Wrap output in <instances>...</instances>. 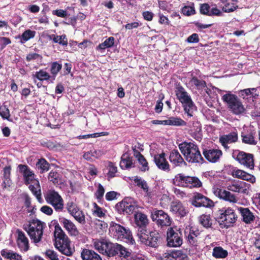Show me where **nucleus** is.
<instances>
[{
	"label": "nucleus",
	"mask_w": 260,
	"mask_h": 260,
	"mask_svg": "<svg viewBox=\"0 0 260 260\" xmlns=\"http://www.w3.org/2000/svg\"><path fill=\"white\" fill-rule=\"evenodd\" d=\"M191 204L196 207L211 208L214 206V203L212 200L199 192L194 193Z\"/></svg>",
	"instance_id": "13"
},
{
	"label": "nucleus",
	"mask_w": 260,
	"mask_h": 260,
	"mask_svg": "<svg viewBox=\"0 0 260 260\" xmlns=\"http://www.w3.org/2000/svg\"><path fill=\"white\" fill-rule=\"evenodd\" d=\"M45 223L38 219H34L29 221V223L23 225V229L27 233L28 235L33 242L35 243H39L42 239Z\"/></svg>",
	"instance_id": "4"
},
{
	"label": "nucleus",
	"mask_w": 260,
	"mask_h": 260,
	"mask_svg": "<svg viewBox=\"0 0 260 260\" xmlns=\"http://www.w3.org/2000/svg\"><path fill=\"white\" fill-rule=\"evenodd\" d=\"M75 219L81 224H84L86 223L85 216L82 210L78 208L75 211L70 214Z\"/></svg>",
	"instance_id": "46"
},
{
	"label": "nucleus",
	"mask_w": 260,
	"mask_h": 260,
	"mask_svg": "<svg viewBox=\"0 0 260 260\" xmlns=\"http://www.w3.org/2000/svg\"><path fill=\"white\" fill-rule=\"evenodd\" d=\"M178 147L188 162L202 164L205 161L197 144L191 142H183L179 144Z\"/></svg>",
	"instance_id": "1"
},
{
	"label": "nucleus",
	"mask_w": 260,
	"mask_h": 260,
	"mask_svg": "<svg viewBox=\"0 0 260 260\" xmlns=\"http://www.w3.org/2000/svg\"><path fill=\"white\" fill-rule=\"evenodd\" d=\"M58 220L69 235L76 236L79 234V232L76 225L71 220L59 216Z\"/></svg>",
	"instance_id": "20"
},
{
	"label": "nucleus",
	"mask_w": 260,
	"mask_h": 260,
	"mask_svg": "<svg viewBox=\"0 0 260 260\" xmlns=\"http://www.w3.org/2000/svg\"><path fill=\"white\" fill-rule=\"evenodd\" d=\"M189 134L197 141H201L202 139L201 124L198 121L194 122L189 130Z\"/></svg>",
	"instance_id": "28"
},
{
	"label": "nucleus",
	"mask_w": 260,
	"mask_h": 260,
	"mask_svg": "<svg viewBox=\"0 0 260 260\" xmlns=\"http://www.w3.org/2000/svg\"><path fill=\"white\" fill-rule=\"evenodd\" d=\"M115 39L113 37H110L107 39L103 43L100 44L96 48L97 50H104L106 48H111L114 44Z\"/></svg>",
	"instance_id": "45"
},
{
	"label": "nucleus",
	"mask_w": 260,
	"mask_h": 260,
	"mask_svg": "<svg viewBox=\"0 0 260 260\" xmlns=\"http://www.w3.org/2000/svg\"><path fill=\"white\" fill-rule=\"evenodd\" d=\"M203 154L208 161L214 163L218 161L222 155V152L218 149L204 148L203 150Z\"/></svg>",
	"instance_id": "18"
},
{
	"label": "nucleus",
	"mask_w": 260,
	"mask_h": 260,
	"mask_svg": "<svg viewBox=\"0 0 260 260\" xmlns=\"http://www.w3.org/2000/svg\"><path fill=\"white\" fill-rule=\"evenodd\" d=\"M45 255L49 260H59L57 253L54 250H47L45 252Z\"/></svg>",
	"instance_id": "64"
},
{
	"label": "nucleus",
	"mask_w": 260,
	"mask_h": 260,
	"mask_svg": "<svg viewBox=\"0 0 260 260\" xmlns=\"http://www.w3.org/2000/svg\"><path fill=\"white\" fill-rule=\"evenodd\" d=\"M238 136L237 132H232L227 135H224L219 138V142L225 149L229 148L228 144L229 143H235L238 141Z\"/></svg>",
	"instance_id": "23"
},
{
	"label": "nucleus",
	"mask_w": 260,
	"mask_h": 260,
	"mask_svg": "<svg viewBox=\"0 0 260 260\" xmlns=\"http://www.w3.org/2000/svg\"><path fill=\"white\" fill-rule=\"evenodd\" d=\"M117 254L121 257L126 258L130 256L131 250H129L128 249L120 244L119 249L117 251Z\"/></svg>",
	"instance_id": "55"
},
{
	"label": "nucleus",
	"mask_w": 260,
	"mask_h": 260,
	"mask_svg": "<svg viewBox=\"0 0 260 260\" xmlns=\"http://www.w3.org/2000/svg\"><path fill=\"white\" fill-rule=\"evenodd\" d=\"M105 193V189L103 186L99 183L98 185V189L95 193V196L99 202H101L103 200V196Z\"/></svg>",
	"instance_id": "59"
},
{
	"label": "nucleus",
	"mask_w": 260,
	"mask_h": 260,
	"mask_svg": "<svg viewBox=\"0 0 260 260\" xmlns=\"http://www.w3.org/2000/svg\"><path fill=\"white\" fill-rule=\"evenodd\" d=\"M11 167L10 166H6L4 168V178L3 184L4 185V187L10 186L11 184Z\"/></svg>",
	"instance_id": "47"
},
{
	"label": "nucleus",
	"mask_w": 260,
	"mask_h": 260,
	"mask_svg": "<svg viewBox=\"0 0 260 260\" xmlns=\"http://www.w3.org/2000/svg\"><path fill=\"white\" fill-rule=\"evenodd\" d=\"M103 153L101 150H90L85 152L83 155V158L88 161H91L93 158H99L102 156Z\"/></svg>",
	"instance_id": "41"
},
{
	"label": "nucleus",
	"mask_w": 260,
	"mask_h": 260,
	"mask_svg": "<svg viewBox=\"0 0 260 260\" xmlns=\"http://www.w3.org/2000/svg\"><path fill=\"white\" fill-rule=\"evenodd\" d=\"M1 255L6 258L10 260H22V256L18 253L8 250L7 249H3L1 251Z\"/></svg>",
	"instance_id": "40"
},
{
	"label": "nucleus",
	"mask_w": 260,
	"mask_h": 260,
	"mask_svg": "<svg viewBox=\"0 0 260 260\" xmlns=\"http://www.w3.org/2000/svg\"><path fill=\"white\" fill-rule=\"evenodd\" d=\"M166 240L168 247H180L183 243L182 230L176 226L169 228L167 231Z\"/></svg>",
	"instance_id": "8"
},
{
	"label": "nucleus",
	"mask_w": 260,
	"mask_h": 260,
	"mask_svg": "<svg viewBox=\"0 0 260 260\" xmlns=\"http://www.w3.org/2000/svg\"><path fill=\"white\" fill-rule=\"evenodd\" d=\"M210 6L207 3H204L200 5V12L201 14L208 16L210 15Z\"/></svg>",
	"instance_id": "61"
},
{
	"label": "nucleus",
	"mask_w": 260,
	"mask_h": 260,
	"mask_svg": "<svg viewBox=\"0 0 260 260\" xmlns=\"http://www.w3.org/2000/svg\"><path fill=\"white\" fill-rule=\"evenodd\" d=\"M36 34V32L35 30L28 29L25 30L22 34L21 36H18L17 37H16V38H19L20 39V43L21 44H23L30 39L34 38Z\"/></svg>",
	"instance_id": "35"
},
{
	"label": "nucleus",
	"mask_w": 260,
	"mask_h": 260,
	"mask_svg": "<svg viewBox=\"0 0 260 260\" xmlns=\"http://www.w3.org/2000/svg\"><path fill=\"white\" fill-rule=\"evenodd\" d=\"M32 76L34 78H36L41 81L48 80L51 77L50 75L43 70L36 72Z\"/></svg>",
	"instance_id": "50"
},
{
	"label": "nucleus",
	"mask_w": 260,
	"mask_h": 260,
	"mask_svg": "<svg viewBox=\"0 0 260 260\" xmlns=\"http://www.w3.org/2000/svg\"><path fill=\"white\" fill-rule=\"evenodd\" d=\"M93 208L94 209L92 210L93 215L99 218L104 217L106 216L103 209L98 206L96 203H93Z\"/></svg>",
	"instance_id": "53"
},
{
	"label": "nucleus",
	"mask_w": 260,
	"mask_h": 260,
	"mask_svg": "<svg viewBox=\"0 0 260 260\" xmlns=\"http://www.w3.org/2000/svg\"><path fill=\"white\" fill-rule=\"evenodd\" d=\"M36 166L37 169L41 174L47 172L50 169L49 163L44 158L39 159Z\"/></svg>",
	"instance_id": "37"
},
{
	"label": "nucleus",
	"mask_w": 260,
	"mask_h": 260,
	"mask_svg": "<svg viewBox=\"0 0 260 260\" xmlns=\"http://www.w3.org/2000/svg\"><path fill=\"white\" fill-rule=\"evenodd\" d=\"M54 228L55 247L62 254L67 256L72 255L74 249L71 247L69 238L58 224L55 225Z\"/></svg>",
	"instance_id": "2"
},
{
	"label": "nucleus",
	"mask_w": 260,
	"mask_h": 260,
	"mask_svg": "<svg viewBox=\"0 0 260 260\" xmlns=\"http://www.w3.org/2000/svg\"><path fill=\"white\" fill-rule=\"evenodd\" d=\"M120 244L116 243L113 244L111 242H108V247L107 246V249L105 255L109 257L114 256L117 255V251L119 249Z\"/></svg>",
	"instance_id": "44"
},
{
	"label": "nucleus",
	"mask_w": 260,
	"mask_h": 260,
	"mask_svg": "<svg viewBox=\"0 0 260 260\" xmlns=\"http://www.w3.org/2000/svg\"><path fill=\"white\" fill-rule=\"evenodd\" d=\"M137 235L141 242L146 246L156 248L161 243V238L156 231H149L147 229H142L138 231Z\"/></svg>",
	"instance_id": "5"
},
{
	"label": "nucleus",
	"mask_w": 260,
	"mask_h": 260,
	"mask_svg": "<svg viewBox=\"0 0 260 260\" xmlns=\"http://www.w3.org/2000/svg\"><path fill=\"white\" fill-rule=\"evenodd\" d=\"M228 255V251L221 246H216L213 249L212 256L215 258H224Z\"/></svg>",
	"instance_id": "39"
},
{
	"label": "nucleus",
	"mask_w": 260,
	"mask_h": 260,
	"mask_svg": "<svg viewBox=\"0 0 260 260\" xmlns=\"http://www.w3.org/2000/svg\"><path fill=\"white\" fill-rule=\"evenodd\" d=\"M233 157L241 165L250 169L254 168V156L252 154L236 150L233 153Z\"/></svg>",
	"instance_id": "12"
},
{
	"label": "nucleus",
	"mask_w": 260,
	"mask_h": 260,
	"mask_svg": "<svg viewBox=\"0 0 260 260\" xmlns=\"http://www.w3.org/2000/svg\"><path fill=\"white\" fill-rule=\"evenodd\" d=\"M191 83L197 88H203L207 86L206 82L202 80H199L197 77L193 76L190 80Z\"/></svg>",
	"instance_id": "52"
},
{
	"label": "nucleus",
	"mask_w": 260,
	"mask_h": 260,
	"mask_svg": "<svg viewBox=\"0 0 260 260\" xmlns=\"http://www.w3.org/2000/svg\"><path fill=\"white\" fill-rule=\"evenodd\" d=\"M170 211L180 217H184L188 213V210L179 200H175L171 202Z\"/></svg>",
	"instance_id": "17"
},
{
	"label": "nucleus",
	"mask_w": 260,
	"mask_h": 260,
	"mask_svg": "<svg viewBox=\"0 0 260 260\" xmlns=\"http://www.w3.org/2000/svg\"><path fill=\"white\" fill-rule=\"evenodd\" d=\"M221 99L233 114L239 115L245 112L246 109L242 102L236 94L228 93L223 95Z\"/></svg>",
	"instance_id": "7"
},
{
	"label": "nucleus",
	"mask_w": 260,
	"mask_h": 260,
	"mask_svg": "<svg viewBox=\"0 0 260 260\" xmlns=\"http://www.w3.org/2000/svg\"><path fill=\"white\" fill-rule=\"evenodd\" d=\"M151 218L160 228L169 226L172 223V219L167 213L156 208L151 211Z\"/></svg>",
	"instance_id": "11"
},
{
	"label": "nucleus",
	"mask_w": 260,
	"mask_h": 260,
	"mask_svg": "<svg viewBox=\"0 0 260 260\" xmlns=\"http://www.w3.org/2000/svg\"><path fill=\"white\" fill-rule=\"evenodd\" d=\"M49 40H52L54 43H57L63 46L68 45V38L66 35L58 36L54 34L49 35L48 37Z\"/></svg>",
	"instance_id": "34"
},
{
	"label": "nucleus",
	"mask_w": 260,
	"mask_h": 260,
	"mask_svg": "<svg viewBox=\"0 0 260 260\" xmlns=\"http://www.w3.org/2000/svg\"><path fill=\"white\" fill-rule=\"evenodd\" d=\"M173 185L189 188H199L202 186V183L196 176L186 175L184 173L176 174L172 180Z\"/></svg>",
	"instance_id": "6"
},
{
	"label": "nucleus",
	"mask_w": 260,
	"mask_h": 260,
	"mask_svg": "<svg viewBox=\"0 0 260 260\" xmlns=\"http://www.w3.org/2000/svg\"><path fill=\"white\" fill-rule=\"evenodd\" d=\"M135 223L139 226L138 231L142 229H147L146 226L148 224L147 216L141 212H135L134 214Z\"/></svg>",
	"instance_id": "25"
},
{
	"label": "nucleus",
	"mask_w": 260,
	"mask_h": 260,
	"mask_svg": "<svg viewBox=\"0 0 260 260\" xmlns=\"http://www.w3.org/2000/svg\"><path fill=\"white\" fill-rule=\"evenodd\" d=\"M18 238L17 243L21 251L26 252L29 249V242L25 234L21 230H17Z\"/></svg>",
	"instance_id": "24"
},
{
	"label": "nucleus",
	"mask_w": 260,
	"mask_h": 260,
	"mask_svg": "<svg viewBox=\"0 0 260 260\" xmlns=\"http://www.w3.org/2000/svg\"><path fill=\"white\" fill-rule=\"evenodd\" d=\"M184 111L189 117H192L194 110H196V106L193 103L191 99L182 104Z\"/></svg>",
	"instance_id": "38"
},
{
	"label": "nucleus",
	"mask_w": 260,
	"mask_h": 260,
	"mask_svg": "<svg viewBox=\"0 0 260 260\" xmlns=\"http://www.w3.org/2000/svg\"><path fill=\"white\" fill-rule=\"evenodd\" d=\"M182 13L183 15L186 16H190L196 13L195 9L193 7L186 6L182 9Z\"/></svg>",
	"instance_id": "63"
},
{
	"label": "nucleus",
	"mask_w": 260,
	"mask_h": 260,
	"mask_svg": "<svg viewBox=\"0 0 260 260\" xmlns=\"http://www.w3.org/2000/svg\"><path fill=\"white\" fill-rule=\"evenodd\" d=\"M241 216L242 221L246 224H250L255 220L253 213L248 208L239 207L238 209Z\"/></svg>",
	"instance_id": "26"
},
{
	"label": "nucleus",
	"mask_w": 260,
	"mask_h": 260,
	"mask_svg": "<svg viewBox=\"0 0 260 260\" xmlns=\"http://www.w3.org/2000/svg\"><path fill=\"white\" fill-rule=\"evenodd\" d=\"M214 194L219 198L225 201L233 203L237 202L236 196L229 191L217 188L215 190Z\"/></svg>",
	"instance_id": "22"
},
{
	"label": "nucleus",
	"mask_w": 260,
	"mask_h": 260,
	"mask_svg": "<svg viewBox=\"0 0 260 260\" xmlns=\"http://www.w3.org/2000/svg\"><path fill=\"white\" fill-rule=\"evenodd\" d=\"M242 141L243 143L255 145L257 144V141L255 140L254 137L252 134L250 133L246 135L242 134Z\"/></svg>",
	"instance_id": "48"
},
{
	"label": "nucleus",
	"mask_w": 260,
	"mask_h": 260,
	"mask_svg": "<svg viewBox=\"0 0 260 260\" xmlns=\"http://www.w3.org/2000/svg\"><path fill=\"white\" fill-rule=\"evenodd\" d=\"M175 92L177 99L181 104H184V102L191 99L184 87L180 84L176 86Z\"/></svg>",
	"instance_id": "27"
},
{
	"label": "nucleus",
	"mask_w": 260,
	"mask_h": 260,
	"mask_svg": "<svg viewBox=\"0 0 260 260\" xmlns=\"http://www.w3.org/2000/svg\"><path fill=\"white\" fill-rule=\"evenodd\" d=\"M0 116L4 119L11 121L10 119L11 116L10 110L6 105H2L0 107Z\"/></svg>",
	"instance_id": "54"
},
{
	"label": "nucleus",
	"mask_w": 260,
	"mask_h": 260,
	"mask_svg": "<svg viewBox=\"0 0 260 260\" xmlns=\"http://www.w3.org/2000/svg\"><path fill=\"white\" fill-rule=\"evenodd\" d=\"M185 236L189 244L192 246L198 245V237L200 235L199 229L194 226L186 228L184 231Z\"/></svg>",
	"instance_id": "15"
},
{
	"label": "nucleus",
	"mask_w": 260,
	"mask_h": 260,
	"mask_svg": "<svg viewBox=\"0 0 260 260\" xmlns=\"http://www.w3.org/2000/svg\"><path fill=\"white\" fill-rule=\"evenodd\" d=\"M18 168L20 172L23 174L25 184L28 185L35 182V180H38L35 178L36 175L28 166L20 164Z\"/></svg>",
	"instance_id": "16"
},
{
	"label": "nucleus",
	"mask_w": 260,
	"mask_h": 260,
	"mask_svg": "<svg viewBox=\"0 0 260 260\" xmlns=\"http://www.w3.org/2000/svg\"><path fill=\"white\" fill-rule=\"evenodd\" d=\"M110 231L113 233L114 236L120 240H124L126 243L134 244L135 241L133 238L131 231L119 224H115L110 227Z\"/></svg>",
	"instance_id": "9"
},
{
	"label": "nucleus",
	"mask_w": 260,
	"mask_h": 260,
	"mask_svg": "<svg viewBox=\"0 0 260 260\" xmlns=\"http://www.w3.org/2000/svg\"><path fill=\"white\" fill-rule=\"evenodd\" d=\"M238 215L231 207H222L215 213V219L222 228H229L234 226L238 219Z\"/></svg>",
	"instance_id": "3"
},
{
	"label": "nucleus",
	"mask_w": 260,
	"mask_h": 260,
	"mask_svg": "<svg viewBox=\"0 0 260 260\" xmlns=\"http://www.w3.org/2000/svg\"><path fill=\"white\" fill-rule=\"evenodd\" d=\"M172 259L180 260L184 259L186 256L185 254L183 253L182 250H173L171 252Z\"/></svg>",
	"instance_id": "57"
},
{
	"label": "nucleus",
	"mask_w": 260,
	"mask_h": 260,
	"mask_svg": "<svg viewBox=\"0 0 260 260\" xmlns=\"http://www.w3.org/2000/svg\"><path fill=\"white\" fill-rule=\"evenodd\" d=\"M59 174L56 171H51L48 174V179L54 184L58 183Z\"/></svg>",
	"instance_id": "62"
},
{
	"label": "nucleus",
	"mask_w": 260,
	"mask_h": 260,
	"mask_svg": "<svg viewBox=\"0 0 260 260\" xmlns=\"http://www.w3.org/2000/svg\"><path fill=\"white\" fill-rule=\"evenodd\" d=\"M81 257L82 260H102L101 256L94 250L86 248L82 250Z\"/></svg>",
	"instance_id": "30"
},
{
	"label": "nucleus",
	"mask_w": 260,
	"mask_h": 260,
	"mask_svg": "<svg viewBox=\"0 0 260 260\" xmlns=\"http://www.w3.org/2000/svg\"><path fill=\"white\" fill-rule=\"evenodd\" d=\"M120 167L122 169H128L134 167L133 157L128 152H126L122 155Z\"/></svg>",
	"instance_id": "29"
},
{
	"label": "nucleus",
	"mask_w": 260,
	"mask_h": 260,
	"mask_svg": "<svg viewBox=\"0 0 260 260\" xmlns=\"http://www.w3.org/2000/svg\"><path fill=\"white\" fill-rule=\"evenodd\" d=\"M257 89L256 88H250L242 89L240 90V96L243 99H248V96L252 97L253 99H256L258 94L256 93Z\"/></svg>",
	"instance_id": "36"
},
{
	"label": "nucleus",
	"mask_w": 260,
	"mask_h": 260,
	"mask_svg": "<svg viewBox=\"0 0 260 260\" xmlns=\"http://www.w3.org/2000/svg\"><path fill=\"white\" fill-rule=\"evenodd\" d=\"M46 202L52 206L57 212H62L64 208V201L58 192L54 189H50L45 194Z\"/></svg>",
	"instance_id": "10"
},
{
	"label": "nucleus",
	"mask_w": 260,
	"mask_h": 260,
	"mask_svg": "<svg viewBox=\"0 0 260 260\" xmlns=\"http://www.w3.org/2000/svg\"><path fill=\"white\" fill-rule=\"evenodd\" d=\"M243 182L235 180L231 181L228 184L227 189L231 191L237 193H244L246 189L242 186Z\"/></svg>",
	"instance_id": "32"
},
{
	"label": "nucleus",
	"mask_w": 260,
	"mask_h": 260,
	"mask_svg": "<svg viewBox=\"0 0 260 260\" xmlns=\"http://www.w3.org/2000/svg\"><path fill=\"white\" fill-rule=\"evenodd\" d=\"M41 145L50 150L57 147V144L55 141H52L47 139L42 140L41 141Z\"/></svg>",
	"instance_id": "58"
},
{
	"label": "nucleus",
	"mask_w": 260,
	"mask_h": 260,
	"mask_svg": "<svg viewBox=\"0 0 260 260\" xmlns=\"http://www.w3.org/2000/svg\"><path fill=\"white\" fill-rule=\"evenodd\" d=\"M61 68V64L59 63L57 61L52 62L51 64L50 72L54 78L56 77Z\"/></svg>",
	"instance_id": "56"
},
{
	"label": "nucleus",
	"mask_w": 260,
	"mask_h": 260,
	"mask_svg": "<svg viewBox=\"0 0 260 260\" xmlns=\"http://www.w3.org/2000/svg\"><path fill=\"white\" fill-rule=\"evenodd\" d=\"M94 248L98 250L100 253L105 254L108 247V242L105 239H94L93 240Z\"/></svg>",
	"instance_id": "31"
},
{
	"label": "nucleus",
	"mask_w": 260,
	"mask_h": 260,
	"mask_svg": "<svg viewBox=\"0 0 260 260\" xmlns=\"http://www.w3.org/2000/svg\"><path fill=\"white\" fill-rule=\"evenodd\" d=\"M134 156L137 158L139 162L142 165L141 170L143 172L149 169L148 164L144 156L136 148H133Z\"/></svg>",
	"instance_id": "33"
},
{
	"label": "nucleus",
	"mask_w": 260,
	"mask_h": 260,
	"mask_svg": "<svg viewBox=\"0 0 260 260\" xmlns=\"http://www.w3.org/2000/svg\"><path fill=\"white\" fill-rule=\"evenodd\" d=\"M154 161L157 167L162 171L169 172L171 171L170 165L166 158V154L162 152L154 156Z\"/></svg>",
	"instance_id": "19"
},
{
	"label": "nucleus",
	"mask_w": 260,
	"mask_h": 260,
	"mask_svg": "<svg viewBox=\"0 0 260 260\" xmlns=\"http://www.w3.org/2000/svg\"><path fill=\"white\" fill-rule=\"evenodd\" d=\"M200 223L205 228L209 229L212 228V222L210 215L203 214L199 217Z\"/></svg>",
	"instance_id": "43"
},
{
	"label": "nucleus",
	"mask_w": 260,
	"mask_h": 260,
	"mask_svg": "<svg viewBox=\"0 0 260 260\" xmlns=\"http://www.w3.org/2000/svg\"><path fill=\"white\" fill-rule=\"evenodd\" d=\"M116 207L119 212H125L128 215H131L138 209L135 203L131 202V199L128 198H125L117 204Z\"/></svg>",
	"instance_id": "14"
},
{
	"label": "nucleus",
	"mask_w": 260,
	"mask_h": 260,
	"mask_svg": "<svg viewBox=\"0 0 260 260\" xmlns=\"http://www.w3.org/2000/svg\"><path fill=\"white\" fill-rule=\"evenodd\" d=\"M32 183L33 184H30L29 186V188L37 199L39 200L41 199V190L39 181L35 180V182Z\"/></svg>",
	"instance_id": "42"
},
{
	"label": "nucleus",
	"mask_w": 260,
	"mask_h": 260,
	"mask_svg": "<svg viewBox=\"0 0 260 260\" xmlns=\"http://www.w3.org/2000/svg\"><path fill=\"white\" fill-rule=\"evenodd\" d=\"M108 172L107 176L108 178H112L116 176V174L117 173V168L112 162L109 161L107 166Z\"/></svg>",
	"instance_id": "51"
},
{
	"label": "nucleus",
	"mask_w": 260,
	"mask_h": 260,
	"mask_svg": "<svg viewBox=\"0 0 260 260\" xmlns=\"http://www.w3.org/2000/svg\"><path fill=\"white\" fill-rule=\"evenodd\" d=\"M169 122L170 125L171 126H186L187 124L186 122L178 117H170Z\"/></svg>",
	"instance_id": "49"
},
{
	"label": "nucleus",
	"mask_w": 260,
	"mask_h": 260,
	"mask_svg": "<svg viewBox=\"0 0 260 260\" xmlns=\"http://www.w3.org/2000/svg\"><path fill=\"white\" fill-rule=\"evenodd\" d=\"M169 160L175 167H181L187 165L179 152L176 149H173L170 152Z\"/></svg>",
	"instance_id": "21"
},
{
	"label": "nucleus",
	"mask_w": 260,
	"mask_h": 260,
	"mask_svg": "<svg viewBox=\"0 0 260 260\" xmlns=\"http://www.w3.org/2000/svg\"><path fill=\"white\" fill-rule=\"evenodd\" d=\"M66 208L70 214L79 208L73 201H69L66 205Z\"/></svg>",
	"instance_id": "60"
}]
</instances>
